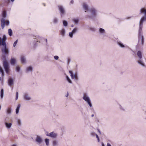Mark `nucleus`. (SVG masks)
I'll return each mask as SVG.
<instances>
[{
  "label": "nucleus",
  "mask_w": 146,
  "mask_h": 146,
  "mask_svg": "<svg viewBox=\"0 0 146 146\" xmlns=\"http://www.w3.org/2000/svg\"><path fill=\"white\" fill-rule=\"evenodd\" d=\"M6 39L7 37L5 35L3 36L2 38L0 37V45L4 46L1 49L2 54L1 58L3 60V66L6 73L8 74L9 72V66L6 60V57L9 55V50L7 47L5 42Z\"/></svg>",
  "instance_id": "nucleus-1"
},
{
  "label": "nucleus",
  "mask_w": 146,
  "mask_h": 146,
  "mask_svg": "<svg viewBox=\"0 0 146 146\" xmlns=\"http://www.w3.org/2000/svg\"><path fill=\"white\" fill-rule=\"evenodd\" d=\"M138 45L139 46H143L144 42V38L142 35V29L139 28L138 34Z\"/></svg>",
  "instance_id": "nucleus-2"
},
{
  "label": "nucleus",
  "mask_w": 146,
  "mask_h": 146,
  "mask_svg": "<svg viewBox=\"0 0 146 146\" xmlns=\"http://www.w3.org/2000/svg\"><path fill=\"white\" fill-rule=\"evenodd\" d=\"M137 55L139 59L137 61L138 63L143 66H145V64L141 59L142 58V53L140 51H138L137 52Z\"/></svg>",
  "instance_id": "nucleus-3"
},
{
  "label": "nucleus",
  "mask_w": 146,
  "mask_h": 146,
  "mask_svg": "<svg viewBox=\"0 0 146 146\" xmlns=\"http://www.w3.org/2000/svg\"><path fill=\"white\" fill-rule=\"evenodd\" d=\"M82 98L84 100L88 103L90 107H92V104L90 102V99L89 97H88L86 94H84Z\"/></svg>",
  "instance_id": "nucleus-4"
},
{
  "label": "nucleus",
  "mask_w": 146,
  "mask_h": 146,
  "mask_svg": "<svg viewBox=\"0 0 146 146\" xmlns=\"http://www.w3.org/2000/svg\"><path fill=\"white\" fill-rule=\"evenodd\" d=\"M58 10L60 12L61 16L62 17L64 14L65 13L64 9L63 6L61 5H58Z\"/></svg>",
  "instance_id": "nucleus-5"
},
{
  "label": "nucleus",
  "mask_w": 146,
  "mask_h": 146,
  "mask_svg": "<svg viewBox=\"0 0 146 146\" xmlns=\"http://www.w3.org/2000/svg\"><path fill=\"white\" fill-rule=\"evenodd\" d=\"M90 11L91 13V15L89 17L91 19H93L94 17L96 15V10L94 8L90 10Z\"/></svg>",
  "instance_id": "nucleus-6"
},
{
  "label": "nucleus",
  "mask_w": 146,
  "mask_h": 146,
  "mask_svg": "<svg viewBox=\"0 0 146 146\" xmlns=\"http://www.w3.org/2000/svg\"><path fill=\"white\" fill-rule=\"evenodd\" d=\"M36 142L38 144H40L42 142V139L41 137L38 135H37L35 139Z\"/></svg>",
  "instance_id": "nucleus-7"
},
{
  "label": "nucleus",
  "mask_w": 146,
  "mask_h": 146,
  "mask_svg": "<svg viewBox=\"0 0 146 146\" xmlns=\"http://www.w3.org/2000/svg\"><path fill=\"white\" fill-rule=\"evenodd\" d=\"M1 27L2 29H3L5 27L6 23L5 20L4 18H2L1 19Z\"/></svg>",
  "instance_id": "nucleus-8"
},
{
  "label": "nucleus",
  "mask_w": 146,
  "mask_h": 146,
  "mask_svg": "<svg viewBox=\"0 0 146 146\" xmlns=\"http://www.w3.org/2000/svg\"><path fill=\"white\" fill-rule=\"evenodd\" d=\"M57 134L54 133V132L50 133V137L53 138H56L57 137Z\"/></svg>",
  "instance_id": "nucleus-9"
},
{
  "label": "nucleus",
  "mask_w": 146,
  "mask_h": 146,
  "mask_svg": "<svg viewBox=\"0 0 146 146\" xmlns=\"http://www.w3.org/2000/svg\"><path fill=\"white\" fill-rule=\"evenodd\" d=\"M23 97L24 99L26 100H29L31 99V97L29 96L27 93H25L24 94Z\"/></svg>",
  "instance_id": "nucleus-10"
},
{
  "label": "nucleus",
  "mask_w": 146,
  "mask_h": 146,
  "mask_svg": "<svg viewBox=\"0 0 146 146\" xmlns=\"http://www.w3.org/2000/svg\"><path fill=\"white\" fill-rule=\"evenodd\" d=\"M8 85L11 86L13 84V80L12 78H9L8 80Z\"/></svg>",
  "instance_id": "nucleus-11"
},
{
  "label": "nucleus",
  "mask_w": 146,
  "mask_h": 146,
  "mask_svg": "<svg viewBox=\"0 0 146 146\" xmlns=\"http://www.w3.org/2000/svg\"><path fill=\"white\" fill-rule=\"evenodd\" d=\"M10 63L12 65H14L16 62V59L14 58H11L10 61Z\"/></svg>",
  "instance_id": "nucleus-12"
},
{
  "label": "nucleus",
  "mask_w": 146,
  "mask_h": 146,
  "mask_svg": "<svg viewBox=\"0 0 146 146\" xmlns=\"http://www.w3.org/2000/svg\"><path fill=\"white\" fill-rule=\"evenodd\" d=\"M83 7L84 9L86 11L88 10V5L85 3L83 4Z\"/></svg>",
  "instance_id": "nucleus-13"
},
{
  "label": "nucleus",
  "mask_w": 146,
  "mask_h": 146,
  "mask_svg": "<svg viewBox=\"0 0 146 146\" xmlns=\"http://www.w3.org/2000/svg\"><path fill=\"white\" fill-rule=\"evenodd\" d=\"M21 61L22 63H25L26 62L25 58L24 56H22L21 58Z\"/></svg>",
  "instance_id": "nucleus-14"
},
{
  "label": "nucleus",
  "mask_w": 146,
  "mask_h": 146,
  "mask_svg": "<svg viewBox=\"0 0 146 146\" xmlns=\"http://www.w3.org/2000/svg\"><path fill=\"white\" fill-rule=\"evenodd\" d=\"M20 107L21 105L20 104H19L16 109V113L17 114L19 113V111Z\"/></svg>",
  "instance_id": "nucleus-15"
},
{
  "label": "nucleus",
  "mask_w": 146,
  "mask_h": 146,
  "mask_svg": "<svg viewBox=\"0 0 146 146\" xmlns=\"http://www.w3.org/2000/svg\"><path fill=\"white\" fill-rule=\"evenodd\" d=\"M65 33V31L64 29H62L60 31V33L62 36H64V35Z\"/></svg>",
  "instance_id": "nucleus-16"
},
{
  "label": "nucleus",
  "mask_w": 146,
  "mask_h": 146,
  "mask_svg": "<svg viewBox=\"0 0 146 146\" xmlns=\"http://www.w3.org/2000/svg\"><path fill=\"white\" fill-rule=\"evenodd\" d=\"M5 125H6V127L8 128H10L12 125L11 123H5Z\"/></svg>",
  "instance_id": "nucleus-17"
},
{
  "label": "nucleus",
  "mask_w": 146,
  "mask_h": 146,
  "mask_svg": "<svg viewBox=\"0 0 146 146\" xmlns=\"http://www.w3.org/2000/svg\"><path fill=\"white\" fill-rule=\"evenodd\" d=\"M4 90L2 89L1 90V99H3V96Z\"/></svg>",
  "instance_id": "nucleus-18"
},
{
  "label": "nucleus",
  "mask_w": 146,
  "mask_h": 146,
  "mask_svg": "<svg viewBox=\"0 0 146 146\" xmlns=\"http://www.w3.org/2000/svg\"><path fill=\"white\" fill-rule=\"evenodd\" d=\"M8 34L10 36H11L12 35V31L11 29H8Z\"/></svg>",
  "instance_id": "nucleus-19"
},
{
  "label": "nucleus",
  "mask_w": 146,
  "mask_h": 146,
  "mask_svg": "<svg viewBox=\"0 0 146 146\" xmlns=\"http://www.w3.org/2000/svg\"><path fill=\"white\" fill-rule=\"evenodd\" d=\"M32 68L31 66H29L27 68V72L29 71H32Z\"/></svg>",
  "instance_id": "nucleus-20"
},
{
  "label": "nucleus",
  "mask_w": 146,
  "mask_h": 146,
  "mask_svg": "<svg viewBox=\"0 0 146 146\" xmlns=\"http://www.w3.org/2000/svg\"><path fill=\"white\" fill-rule=\"evenodd\" d=\"M49 139H45V142L46 145L48 146L49 144Z\"/></svg>",
  "instance_id": "nucleus-21"
},
{
  "label": "nucleus",
  "mask_w": 146,
  "mask_h": 146,
  "mask_svg": "<svg viewBox=\"0 0 146 146\" xmlns=\"http://www.w3.org/2000/svg\"><path fill=\"white\" fill-rule=\"evenodd\" d=\"M117 44L121 47L123 48L125 47V46L121 42H118Z\"/></svg>",
  "instance_id": "nucleus-22"
},
{
  "label": "nucleus",
  "mask_w": 146,
  "mask_h": 146,
  "mask_svg": "<svg viewBox=\"0 0 146 146\" xmlns=\"http://www.w3.org/2000/svg\"><path fill=\"white\" fill-rule=\"evenodd\" d=\"M58 142L56 140L53 141V146H56L57 145Z\"/></svg>",
  "instance_id": "nucleus-23"
},
{
  "label": "nucleus",
  "mask_w": 146,
  "mask_h": 146,
  "mask_svg": "<svg viewBox=\"0 0 146 146\" xmlns=\"http://www.w3.org/2000/svg\"><path fill=\"white\" fill-rule=\"evenodd\" d=\"M63 25L65 27H66L67 26L68 23L67 22L65 21H63Z\"/></svg>",
  "instance_id": "nucleus-24"
},
{
  "label": "nucleus",
  "mask_w": 146,
  "mask_h": 146,
  "mask_svg": "<svg viewBox=\"0 0 146 146\" xmlns=\"http://www.w3.org/2000/svg\"><path fill=\"white\" fill-rule=\"evenodd\" d=\"M69 72L70 74V76L73 79V74L72 71L71 70H70L69 71Z\"/></svg>",
  "instance_id": "nucleus-25"
},
{
  "label": "nucleus",
  "mask_w": 146,
  "mask_h": 146,
  "mask_svg": "<svg viewBox=\"0 0 146 146\" xmlns=\"http://www.w3.org/2000/svg\"><path fill=\"white\" fill-rule=\"evenodd\" d=\"M66 78L67 80L70 83H72V82L71 81V80L67 76H66Z\"/></svg>",
  "instance_id": "nucleus-26"
},
{
  "label": "nucleus",
  "mask_w": 146,
  "mask_h": 146,
  "mask_svg": "<svg viewBox=\"0 0 146 146\" xmlns=\"http://www.w3.org/2000/svg\"><path fill=\"white\" fill-rule=\"evenodd\" d=\"M99 31L101 33H103L104 32L105 30L104 29L102 28H100L99 29Z\"/></svg>",
  "instance_id": "nucleus-27"
},
{
  "label": "nucleus",
  "mask_w": 146,
  "mask_h": 146,
  "mask_svg": "<svg viewBox=\"0 0 146 146\" xmlns=\"http://www.w3.org/2000/svg\"><path fill=\"white\" fill-rule=\"evenodd\" d=\"M74 78L76 80H78V77L76 74L73 75V79Z\"/></svg>",
  "instance_id": "nucleus-28"
},
{
  "label": "nucleus",
  "mask_w": 146,
  "mask_h": 146,
  "mask_svg": "<svg viewBox=\"0 0 146 146\" xmlns=\"http://www.w3.org/2000/svg\"><path fill=\"white\" fill-rule=\"evenodd\" d=\"M11 113V109L10 108H9L7 111V113L8 114H10Z\"/></svg>",
  "instance_id": "nucleus-29"
},
{
  "label": "nucleus",
  "mask_w": 146,
  "mask_h": 146,
  "mask_svg": "<svg viewBox=\"0 0 146 146\" xmlns=\"http://www.w3.org/2000/svg\"><path fill=\"white\" fill-rule=\"evenodd\" d=\"M0 72L2 74V76H3L4 75V72L2 68H1L0 69Z\"/></svg>",
  "instance_id": "nucleus-30"
},
{
  "label": "nucleus",
  "mask_w": 146,
  "mask_h": 146,
  "mask_svg": "<svg viewBox=\"0 0 146 146\" xmlns=\"http://www.w3.org/2000/svg\"><path fill=\"white\" fill-rule=\"evenodd\" d=\"M0 72L2 74V76H3L4 75V72L2 68H1L0 69Z\"/></svg>",
  "instance_id": "nucleus-31"
},
{
  "label": "nucleus",
  "mask_w": 146,
  "mask_h": 146,
  "mask_svg": "<svg viewBox=\"0 0 146 146\" xmlns=\"http://www.w3.org/2000/svg\"><path fill=\"white\" fill-rule=\"evenodd\" d=\"M3 16L4 17H6V12L5 11H3Z\"/></svg>",
  "instance_id": "nucleus-32"
},
{
  "label": "nucleus",
  "mask_w": 146,
  "mask_h": 146,
  "mask_svg": "<svg viewBox=\"0 0 146 146\" xmlns=\"http://www.w3.org/2000/svg\"><path fill=\"white\" fill-rule=\"evenodd\" d=\"M77 31V29L76 28H75L73 29L72 32L73 33V34H74Z\"/></svg>",
  "instance_id": "nucleus-33"
},
{
  "label": "nucleus",
  "mask_w": 146,
  "mask_h": 146,
  "mask_svg": "<svg viewBox=\"0 0 146 146\" xmlns=\"http://www.w3.org/2000/svg\"><path fill=\"white\" fill-rule=\"evenodd\" d=\"M16 70L17 72H19L20 70V68L19 66H17L16 68Z\"/></svg>",
  "instance_id": "nucleus-34"
},
{
  "label": "nucleus",
  "mask_w": 146,
  "mask_h": 146,
  "mask_svg": "<svg viewBox=\"0 0 146 146\" xmlns=\"http://www.w3.org/2000/svg\"><path fill=\"white\" fill-rule=\"evenodd\" d=\"M73 33L72 32H70L69 33V35L71 38H72L73 37Z\"/></svg>",
  "instance_id": "nucleus-35"
},
{
  "label": "nucleus",
  "mask_w": 146,
  "mask_h": 146,
  "mask_svg": "<svg viewBox=\"0 0 146 146\" xmlns=\"http://www.w3.org/2000/svg\"><path fill=\"white\" fill-rule=\"evenodd\" d=\"M18 42V40H17L15 42H14L13 44V47H15L17 44Z\"/></svg>",
  "instance_id": "nucleus-36"
},
{
  "label": "nucleus",
  "mask_w": 146,
  "mask_h": 146,
  "mask_svg": "<svg viewBox=\"0 0 146 146\" xmlns=\"http://www.w3.org/2000/svg\"><path fill=\"white\" fill-rule=\"evenodd\" d=\"M73 21L76 24L78 23V19H74Z\"/></svg>",
  "instance_id": "nucleus-37"
},
{
  "label": "nucleus",
  "mask_w": 146,
  "mask_h": 146,
  "mask_svg": "<svg viewBox=\"0 0 146 146\" xmlns=\"http://www.w3.org/2000/svg\"><path fill=\"white\" fill-rule=\"evenodd\" d=\"M58 21V20L56 18H54V20H53V22L54 23H57Z\"/></svg>",
  "instance_id": "nucleus-38"
},
{
  "label": "nucleus",
  "mask_w": 146,
  "mask_h": 146,
  "mask_svg": "<svg viewBox=\"0 0 146 146\" xmlns=\"http://www.w3.org/2000/svg\"><path fill=\"white\" fill-rule=\"evenodd\" d=\"M18 97V92H17L16 94V100H17Z\"/></svg>",
  "instance_id": "nucleus-39"
},
{
  "label": "nucleus",
  "mask_w": 146,
  "mask_h": 146,
  "mask_svg": "<svg viewBox=\"0 0 146 146\" xmlns=\"http://www.w3.org/2000/svg\"><path fill=\"white\" fill-rule=\"evenodd\" d=\"M54 58L55 60H57L58 59L59 57L57 56H54Z\"/></svg>",
  "instance_id": "nucleus-40"
},
{
  "label": "nucleus",
  "mask_w": 146,
  "mask_h": 146,
  "mask_svg": "<svg viewBox=\"0 0 146 146\" xmlns=\"http://www.w3.org/2000/svg\"><path fill=\"white\" fill-rule=\"evenodd\" d=\"M17 123L19 125H20L21 124V121L20 120L18 119L17 121Z\"/></svg>",
  "instance_id": "nucleus-41"
},
{
  "label": "nucleus",
  "mask_w": 146,
  "mask_h": 146,
  "mask_svg": "<svg viewBox=\"0 0 146 146\" xmlns=\"http://www.w3.org/2000/svg\"><path fill=\"white\" fill-rule=\"evenodd\" d=\"M9 21H7L5 23H6V25H8L9 24Z\"/></svg>",
  "instance_id": "nucleus-42"
},
{
  "label": "nucleus",
  "mask_w": 146,
  "mask_h": 146,
  "mask_svg": "<svg viewBox=\"0 0 146 146\" xmlns=\"http://www.w3.org/2000/svg\"><path fill=\"white\" fill-rule=\"evenodd\" d=\"M50 133H49L48 132H47L46 133V135L47 136H49V137H50Z\"/></svg>",
  "instance_id": "nucleus-43"
},
{
  "label": "nucleus",
  "mask_w": 146,
  "mask_h": 146,
  "mask_svg": "<svg viewBox=\"0 0 146 146\" xmlns=\"http://www.w3.org/2000/svg\"><path fill=\"white\" fill-rule=\"evenodd\" d=\"M107 146H111V145L109 143H107Z\"/></svg>",
  "instance_id": "nucleus-44"
},
{
  "label": "nucleus",
  "mask_w": 146,
  "mask_h": 146,
  "mask_svg": "<svg viewBox=\"0 0 146 146\" xmlns=\"http://www.w3.org/2000/svg\"><path fill=\"white\" fill-rule=\"evenodd\" d=\"M73 3H74V1L73 0H72L70 2V3L72 4H73Z\"/></svg>",
  "instance_id": "nucleus-45"
},
{
  "label": "nucleus",
  "mask_w": 146,
  "mask_h": 146,
  "mask_svg": "<svg viewBox=\"0 0 146 146\" xmlns=\"http://www.w3.org/2000/svg\"><path fill=\"white\" fill-rule=\"evenodd\" d=\"M44 40L46 41V42L47 43V39L46 38H44Z\"/></svg>",
  "instance_id": "nucleus-46"
},
{
  "label": "nucleus",
  "mask_w": 146,
  "mask_h": 146,
  "mask_svg": "<svg viewBox=\"0 0 146 146\" xmlns=\"http://www.w3.org/2000/svg\"><path fill=\"white\" fill-rule=\"evenodd\" d=\"M68 92H67V93L66 95V97H68Z\"/></svg>",
  "instance_id": "nucleus-47"
},
{
  "label": "nucleus",
  "mask_w": 146,
  "mask_h": 146,
  "mask_svg": "<svg viewBox=\"0 0 146 146\" xmlns=\"http://www.w3.org/2000/svg\"><path fill=\"white\" fill-rule=\"evenodd\" d=\"M96 138H97V139H98V138H99L98 136V135L97 134H96Z\"/></svg>",
  "instance_id": "nucleus-48"
},
{
  "label": "nucleus",
  "mask_w": 146,
  "mask_h": 146,
  "mask_svg": "<svg viewBox=\"0 0 146 146\" xmlns=\"http://www.w3.org/2000/svg\"><path fill=\"white\" fill-rule=\"evenodd\" d=\"M0 80L2 81V79L1 77L0 76Z\"/></svg>",
  "instance_id": "nucleus-49"
},
{
  "label": "nucleus",
  "mask_w": 146,
  "mask_h": 146,
  "mask_svg": "<svg viewBox=\"0 0 146 146\" xmlns=\"http://www.w3.org/2000/svg\"><path fill=\"white\" fill-rule=\"evenodd\" d=\"M102 146H105L103 143H102Z\"/></svg>",
  "instance_id": "nucleus-50"
},
{
  "label": "nucleus",
  "mask_w": 146,
  "mask_h": 146,
  "mask_svg": "<svg viewBox=\"0 0 146 146\" xmlns=\"http://www.w3.org/2000/svg\"><path fill=\"white\" fill-rule=\"evenodd\" d=\"M9 0H7L6 2H7V3H9Z\"/></svg>",
  "instance_id": "nucleus-51"
},
{
  "label": "nucleus",
  "mask_w": 146,
  "mask_h": 146,
  "mask_svg": "<svg viewBox=\"0 0 146 146\" xmlns=\"http://www.w3.org/2000/svg\"><path fill=\"white\" fill-rule=\"evenodd\" d=\"M98 142H99V141H100V140H99V138H98Z\"/></svg>",
  "instance_id": "nucleus-52"
},
{
  "label": "nucleus",
  "mask_w": 146,
  "mask_h": 146,
  "mask_svg": "<svg viewBox=\"0 0 146 146\" xmlns=\"http://www.w3.org/2000/svg\"><path fill=\"white\" fill-rule=\"evenodd\" d=\"M94 114H93L91 116L92 117H93L94 116Z\"/></svg>",
  "instance_id": "nucleus-53"
},
{
  "label": "nucleus",
  "mask_w": 146,
  "mask_h": 146,
  "mask_svg": "<svg viewBox=\"0 0 146 146\" xmlns=\"http://www.w3.org/2000/svg\"><path fill=\"white\" fill-rule=\"evenodd\" d=\"M98 132L100 133V131L99 130H98Z\"/></svg>",
  "instance_id": "nucleus-54"
},
{
  "label": "nucleus",
  "mask_w": 146,
  "mask_h": 146,
  "mask_svg": "<svg viewBox=\"0 0 146 146\" xmlns=\"http://www.w3.org/2000/svg\"><path fill=\"white\" fill-rule=\"evenodd\" d=\"M15 0H11V1L12 2H13Z\"/></svg>",
  "instance_id": "nucleus-55"
},
{
  "label": "nucleus",
  "mask_w": 146,
  "mask_h": 146,
  "mask_svg": "<svg viewBox=\"0 0 146 146\" xmlns=\"http://www.w3.org/2000/svg\"><path fill=\"white\" fill-rule=\"evenodd\" d=\"M71 26L72 27H74V25H71Z\"/></svg>",
  "instance_id": "nucleus-56"
},
{
  "label": "nucleus",
  "mask_w": 146,
  "mask_h": 146,
  "mask_svg": "<svg viewBox=\"0 0 146 146\" xmlns=\"http://www.w3.org/2000/svg\"><path fill=\"white\" fill-rule=\"evenodd\" d=\"M68 62H70V59H68Z\"/></svg>",
  "instance_id": "nucleus-57"
},
{
  "label": "nucleus",
  "mask_w": 146,
  "mask_h": 146,
  "mask_svg": "<svg viewBox=\"0 0 146 146\" xmlns=\"http://www.w3.org/2000/svg\"><path fill=\"white\" fill-rule=\"evenodd\" d=\"M1 106H0V110H1Z\"/></svg>",
  "instance_id": "nucleus-58"
},
{
  "label": "nucleus",
  "mask_w": 146,
  "mask_h": 146,
  "mask_svg": "<svg viewBox=\"0 0 146 146\" xmlns=\"http://www.w3.org/2000/svg\"><path fill=\"white\" fill-rule=\"evenodd\" d=\"M37 37H38V38H39V37L40 38V37H39L38 36H37Z\"/></svg>",
  "instance_id": "nucleus-59"
}]
</instances>
